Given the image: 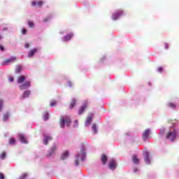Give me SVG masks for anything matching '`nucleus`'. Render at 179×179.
Returning <instances> with one entry per match:
<instances>
[{"label":"nucleus","mask_w":179,"mask_h":179,"mask_svg":"<svg viewBox=\"0 0 179 179\" xmlns=\"http://www.w3.org/2000/svg\"><path fill=\"white\" fill-rule=\"evenodd\" d=\"M71 122H72V120H71V118H69V117H67V116L60 117L59 125L61 128H65V124L69 128V127H71Z\"/></svg>","instance_id":"f257e3e1"},{"label":"nucleus","mask_w":179,"mask_h":179,"mask_svg":"<svg viewBox=\"0 0 179 179\" xmlns=\"http://www.w3.org/2000/svg\"><path fill=\"white\" fill-rule=\"evenodd\" d=\"M85 150H86V148L85 147H83L81 148V153L78 154L77 155V159L75 161L76 166H79V158L81 157V160L83 162L85 159H86V152H85Z\"/></svg>","instance_id":"f03ea898"},{"label":"nucleus","mask_w":179,"mask_h":179,"mask_svg":"<svg viewBox=\"0 0 179 179\" xmlns=\"http://www.w3.org/2000/svg\"><path fill=\"white\" fill-rule=\"evenodd\" d=\"M176 138H177V131L175 129L173 131H170L166 135V139H169V141H171V142L176 141Z\"/></svg>","instance_id":"7ed1b4c3"},{"label":"nucleus","mask_w":179,"mask_h":179,"mask_svg":"<svg viewBox=\"0 0 179 179\" xmlns=\"http://www.w3.org/2000/svg\"><path fill=\"white\" fill-rule=\"evenodd\" d=\"M150 135V129H147L143 132V141H148Z\"/></svg>","instance_id":"20e7f679"},{"label":"nucleus","mask_w":179,"mask_h":179,"mask_svg":"<svg viewBox=\"0 0 179 179\" xmlns=\"http://www.w3.org/2000/svg\"><path fill=\"white\" fill-rule=\"evenodd\" d=\"M30 85H31V83L30 81H26L24 83L20 85V90H24V89L30 87Z\"/></svg>","instance_id":"39448f33"},{"label":"nucleus","mask_w":179,"mask_h":179,"mask_svg":"<svg viewBox=\"0 0 179 179\" xmlns=\"http://www.w3.org/2000/svg\"><path fill=\"white\" fill-rule=\"evenodd\" d=\"M124 12L122 10H119L115 12V13H113L112 19L113 20H117V19H118V17H120V16H121V15H123Z\"/></svg>","instance_id":"423d86ee"},{"label":"nucleus","mask_w":179,"mask_h":179,"mask_svg":"<svg viewBox=\"0 0 179 179\" xmlns=\"http://www.w3.org/2000/svg\"><path fill=\"white\" fill-rule=\"evenodd\" d=\"M108 166L110 170H115L117 167V164L115 163V161L113 159L109 162Z\"/></svg>","instance_id":"0eeeda50"},{"label":"nucleus","mask_w":179,"mask_h":179,"mask_svg":"<svg viewBox=\"0 0 179 179\" xmlns=\"http://www.w3.org/2000/svg\"><path fill=\"white\" fill-rule=\"evenodd\" d=\"M37 51H38V49H37V48H34V49L31 50L29 52L28 57L32 58V57L34 55V54H36V52H37Z\"/></svg>","instance_id":"6e6552de"},{"label":"nucleus","mask_w":179,"mask_h":179,"mask_svg":"<svg viewBox=\"0 0 179 179\" xmlns=\"http://www.w3.org/2000/svg\"><path fill=\"white\" fill-rule=\"evenodd\" d=\"M29 96H30V91L27 90V91L24 92L23 94L20 97V99H21V100H24V99L29 97Z\"/></svg>","instance_id":"1a4fd4ad"},{"label":"nucleus","mask_w":179,"mask_h":179,"mask_svg":"<svg viewBox=\"0 0 179 179\" xmlns=\"http://www.w3.org/2000/svg\"><path fill=\"white\" fill-rule=\"evenodd\" d=\"M87 107V104H84L83 106H81L80 108V109L78 110L79 115H82V113H85V110H86Z\"/></svg>","instance_id":"9d476101"},{"label":"nucleus","mask_w":179,"mask_h":179,"mask_svg":"<svg viewBox=\"0 0 179 179\" xmlns=\"http://www.w3.org/2000/svg\"><path fill=\"white\" fill-rule=\"evenodd\" d=\"M43 1H32L31 2V5L32 6H36V5H38V6H39V8H41V6H43Z\"/></svg>","instance_id":"9b49d317"},{"label":"nucleus","mask_w":179,"mask_h":179,"mask_svg":"<svg viewBox=\"0 0 179 179\" xmlns=\"http://www.w3.org/2000/svg\"><path fill=\"white\" fill-rule=\"evenodd\" d=\"M16 62V57H12L9 59H6L4 62V64H9L10 62Z\"/></svg>","instance_id":"f8f14e48"},{"label":"nucleus","mask_w":179,"mask_h":179,"mask_svg":"<svg viewBox=\"0 0 179 179\" xmlns=\"http://www.w3.org/2000/svg\"><path fill=\"white\" fill-rule=\"evenodd\" d=\"M19 139L22 143H27V140L26 139V137L23 134L19 135Z\"/></svg>","instance_id":"ddd939ff"},{"label":"nucleus","mask_w":179,"mask_h":179,"mask_svg":"<svg viewBox=\"0 0 179 179\" xmlns=\"http://www.w3.org/2000/svg\"><path fill=\"white\" fill-rule=\"evenodd\" d=\"M52 141V137L50 136H45V138L43 139V143L45 145H48V141Z\"/></svg>","instance_id":"4468645a"},{"label":"nucleus","mask_w":179,"mask_h":179,"mask_svg":"<svg viewBox=\"0 0 179 179\" xmlns=\"http://www.w3.org/2000/svg\"><path fill=\"white\" fill-rule=\"evenodd\" d=\"M69 156V151H65L62 155L61 159L62 160H65V159H68Z\"/></svg>","instance_id":"2eb2a0df"},{"label":"nucleus","mask_w":179,"mask_h":179,"mask_svg":"<svg viewBox=\"0 0 179 179\" xmlns=\"http://www.w3.org/2000/svg\"><path fill=\"white\" fill-rule=\"evenodd\" d=\"M93 118V115H88L86 122H85V125H90L92 124V120Z\"/></svg>","instance_id":"dca6fc26"},{"label":"nucleus","mask_w":179,"mask_h":179,"mask_svg":"<svg viewBox=\"0 0 179 179\" xmlns=\"http://www.w3.org/2000/svg\"><path fill=\"white\" fill-rule=\"evenodd\" d=\"M107 155H102L101 157V161L102 162V164L103 165L106 164L107 163Z\"/></svg>","instance_id":"f3484780"},{"label":"nucleus","mask_w":179,"mask_h":179,"mask_svg":"<svg viewBox=\"0 0 179 179\" xmlns=\"http://www.w3.org/2000/svg\"><path fill=\"white\" fill-rule=\"evenodd\" d=\"M24 80H26V77H24V76H21L17 78V83H23Z\"/></svg>","instance_id":"a211bd4d"},{"label":"nucleus","mask_w":179,"mask_h":179,"mask_svg":"<svg viewBox=\"0 0 179 179\" xmlns=\"http://www.w3.org/2000/svg\"><path fill=\"white\" fill-rule=\"evenodd\" d=\"M72 37H73V34H69L66 36H64V41H69V40H71V38H72Z\"/></svg>","instance_id":"6ab92c4d"},{"label":"nucleus","mask_w":179,"mask_h":179,"mask_svg":"<svg viewBox=\"0 0 179 179\" xmlns=\"http://www.w3.org/2000/svg\"><path fill=\"white\" fill-rule=\"evenodd\" d=\"M56 151H57V145H53L50 149L48 156H51L52 155H54V153H55Z\"/></svg>","instance_id":"aec40b11"},{"label":"nucleus","mask_w":179,"mask_h":179,"mask_svg":"<svg viewBox=\"0 0 179 179\" xmlns=\"http://www.w3.org/2000/svg\"><path fill=\"white\" fill-rule=\"evenodd\" d=\"M132 160H133V162H134L135 164H139V158H138V156L133 155Z\"/></svg>","instance_id":"412c9836"},{"label":"nucleus","mask_w":179,"mask_h":179,"mask_svg":"<svg viewBox=\"0 0 179 179\" xmlns=\"http://www.w3.org/2000/svg\"><path fill=\"white\" fill-rule=\"evenodd\" d=\"M76 106V100L72 99L71 103H70V108H73Z\"/></svg>","instance_id":"4be33fe9"},{"label":"nucleus","mask_w":179,"mask_h":179,"mask_svg":"<svg viewBox=\"0 0 179 179\" xmlns=\"http://www.w3.org/2000/svg\"><path fill=\"white\" fill-rule=\"evenodd\" d=\"M145 162L147 164H150V158H149V155L147 154L145 157Z\"/></svg>","instance_id":"5701e85b"},{"label":"nucleus","mask_w":179,"mask_h":179,"mask_svg":"<svg viewBox=\"0 0 179 179\" xmlns=\"http://www.w3.org/2000/svg\"><path fill=\"white\" fill-rule=\"evenodd\" d=\"M22 66H17L16 69H15V72L16 73H20V72L22 71Z\"/></svg>","instance_id":"b1692460"},{"label":"nucleus","mask_w":179,"mask_h":179,"mask_svg":"<svg viewBox=\"0 0 179 179\" xmlns=\"http://www.w3.org/2000/svg\"><path fill=\"white\" fill-rule=\"evenodd\" d=\"M92 131L94 134H97V126L95 124L92 125Z\"/></svg>","instance_id":"393cba45"},{"label":"nucleus","mask_w":179,"mask_h":179,"mask_svg":"<svg viewBox=\"0 0 179 179\" xmlns=\"http://www.w3.org/2000/svg\"><path fill=\"white\" fill-rule=\"evenodd\" d=\"M8 118H9V113H6L3 116V121H6V120H8Z\"/></svg>","instance_id":"a878e982"},{"label":"nucleus","mask_w":179,"mask_h":179,"mask_svg":"<svg viewBox=\"0 0 179 179\" xmlns=\"http://www.w3.org/2000/svg\"><path fill=\"white\" fill-rule=\"evenodd\" d=\"M49 117H50V115L48 114V113H45L43 115V120H45V121H47Z\"/></svg>","instance_id":"bb28decb"},{"label":"nucleus","mask_w":179,"mask_h":179,"mask_svg":"<svg viewBox=\"0 0 179 179\" xmlns=\"http://www.w3.org/2000/svg\"><path fill=\"white\" fill-rule=\"evenodd\" d=\"M168 107H170V108H176V104H174L173 103H169Z\"/></svg>","instance_id":"cd10ccee"},{"label":"nucleus","mask_w":179,"mask_h":179,"mask_svg":"<svg viewBox=\"0 0 179 179\" xmlns=\"http://www.w3.org/2000/svg\"><path fill=\"white\" fill-rule=\"evenodd\" d=\"M15 142H16V140H15V138H10L9 140L10 145H15Z\"/></svg>","instance_id":"c85d7f7f"},{"label":"nucleus","mask_w":179,"mask_h":179,"mask_svg":"<svg viewBox=\"0 0 179 179\" xmlns=\"http://www.w3.org/2000/svg\"><path fill=\"white\" fill-rule=\"evenodd\" d=\"M27 173H24L18 179H25L27 177Z\"/></svg>","instance_id":"c756f323"},{"label":"nucleus","mask_w":179,"mask_h":179,"mask_svg":"<svg viewBox=\"0 0 179 179\" xmlns=\"http://www.w3.org/2000/svg\"><path fill=\"white\" fill-rule=\"evenodd\" d=\"M50 107H54V106H57V102L55 101H51L50 103Z\"/></svg>","instance_id":"7c9ffc66"},{"label":"nucleus","mask_w":179,"mask_h":179,"mask_svg":"<svg viewBox=\"0 0 179 179\" xmlns=\"http://www.w3.org/2000/svg\"><path fill=\"white\" fill-rule=\"evenodd\" d=\"M1 160H3V159H5L6 157V152H3L1 156H0Z\"/></svg>","instance_id":"2f4dec72"},{"label":"nucleus","mask_w":179,"mask_h":179,"mask_svg":"<svg viewBox=\"0 0 179 179\" xmlns=\"http://www.w3.org/2000/svg\"><path fill=\"white\" fill-rule=\"evenodd\" d=\"M28 24H29V27H34V22H33L31 21H29Z\"/></svg>","instance_id":"473e14b6"},{"label":"nucleus","mask_w":179,"mask_h":179,"mask_svg":"<svg viewBox=\"0 0 179 179\" xmlns=\"http://www.w3.org/2000/svg\"><path fill=\"white\" fill-rule=\"evenodd\" d=\"M3 106V101L0 100V111H2Z\"/></svg>","instance_id":"72a5a7b5"},{"label":"nucleus","mask_w":179,"mask_h":179,"mask_svg":"<svg viewBox=\"0 0 179 179\" xmlns=\"http://www.w3.org/2000/svg\"><path fill=\"white\" fill-rule=\"evenodd\" d=\"M157 71L159 72V73H162V72H163V67H159Z\"/></svg>","instance_id":"f704fd0d"},{"label":"nucleus","mask_w":179,"mask_h":179,"mask_svg":"<svg viewBox=\"0 0 179 179\" xmlns=\"http://www.w3.org/2000/svg\"><path fill=\"white\" fill-rule=\"evenodd\" d=\"M0 179H5V176L3 175V173L0 172Z\"/></svg>","instance_id":"c9c22d12"},{"label":"nucleus","mask_w":179,"mask_h":179,"mask_svg":"<svg viewBox=\"0 0 179 179\" xmlns=\"http://www.w3.org/2000/svg\"><path fill=\"white\" fill-rule=\"evenodd\" d=\"M27 33V30H26L25 29H23L22 30V34H26Z\"/></svg>","instance_id":"e433bc0d"},{"label":"nucleus","mask_w":179,"mask_h":179,"mask_svg":"<svg viewBox=\"0 0 179 179\" xmlns=\"http://www.w3.org/2000/svg\"><path fill=\"white\" fill-rule=\"evenodd\" d=\"M0 50L5 51V48L2 45H0Z\"/></svg>","instance_id":"4c0bfd02"},{"label":"nucleus","mask_w":179,"mask_h":179,"mask_svg":"<svg viewBox=\"0 0 179 179\" xmlns=\"http://www.w3.org/2000/svg\"><path fill=\"white\" fill-rule=\"evenodd\" d=\"M73 127H78V120L74 121Z\"/></svg>","instance_id":"58836bf2"},{"label":"nucleus","mask_w":179,"mask_h":179,"mask_svg":"<svg viewBox=\"0 0 179 179\" xmlns=\"http://www.w3.org/2000/svg\"><path fill=\"white\" fill-rule=\"evenodd\" d=\"M8 80H9V82H13V80H14L13 77H9Z\"/></svg>","instance_id":"ea45409f"},{"label":"nucleus","mask_w":179,"mask_h":179,"mask_svg":"<svg viewBox=\"0 0 179 179\" xmlns=\"http://www.w3.org/2000/svg\"><path fill=\"white\" fill-rule=\"evenodd\" d=\"M24 47H25V48H29L30 47V45L28 43H25Z\"/></svg>","instance_id":"a19ab883"},{"label":"nucleus","mask_w":179,"mask_h":179,"mask_svg":"<svg viewBox=\"0 0 179 179\" xmlns=\"http://www.w3.org/2000/svg\"><path fill=\"white\" fill-rule=\"evenodd\" d=\"M164 46L166 50H169V44L168 43H164Z\"/></svg>","instance_id":"79ce46f5"},{"label":"nucleus","mask_w":179,"mask_h":179,"mask_svg":"<svg viewBox=\"0 0 179 179\" xmlns=\"http://www.w3.org/2000/svg\"><path fill=\"white\" fill-rule=\"evenodd\" d=\"M43 22H48V19H47V18H45V19H43Z\"/></svg>","instance_id":"37998d69"},{"label":"nucleus","mask_w":179,"mask_h":179,"mask_svg":"<svg viewBox=\"0 0 179 179\" xmlns=\"http://www.w3.org/2000/svg\"><path fill=\"white\" fill-rule=\"evenodd\" d=\"M148 85H150V83H148Z\"/></svg>","instance_id":"c03bdc74"},{"label":"nucleus","mask_w":179,"mask_h":179,"mask_svg":"<svg viewBox=\"0 0 179 179\" xmlns=\"http://www.w3.org/2000/svg\"><path fill=\"white\" fill-rule=\"evenodd\" d=\"M0 40H1V35H0Z\"/></svg>","instance_id":"a18cd8bd"}]
</instances>
